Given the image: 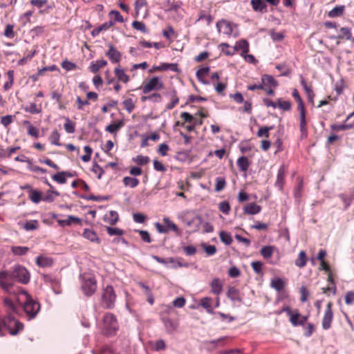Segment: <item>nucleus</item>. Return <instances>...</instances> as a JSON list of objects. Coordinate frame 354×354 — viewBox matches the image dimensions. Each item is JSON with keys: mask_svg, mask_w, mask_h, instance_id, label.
Returning <instances> with one entry per match:
<instances>
[{"mask_svg": "<svg viewBox=\"0 0 354 354\" xmlns=\"http://www.w3.org/2000/svg\"><path fill=\"white\" fill-rule=\"evenodd\" d=\"M113 73L118 82L128 84L130 81L129 75L126 73L125 70L120 65L116 66L113 70Z\"/></svg>", "mask_w": 354, "mask_h": 354, "instance_id": "4468645a", "label": "nucleus"}, {"mask_svg": "<svg viewBox=\"0 0 354 354\" xmlns=\"http://www.w3.org/2000/svg\"><path fill=\"white\" fill-rule=\"evenodd\" d=\"M226 186V181L224 178L218 177L216 178L215 191L218 192L222 191Z\"/></svg>", "mask_w": 354, "mask_h": 354, "instance_id": "680f3d73", "label": "nucleus"}, {"mask_svg": "<svg viewBox=\"0 0 354 354\" xmlns=\"http://www.w3.org/2000/svg\"><path fill=\"white\" fill-rule=\"evenodd\" d=\"M216 26L219 32L227 36L232 35L234 27L236 26L232 23L225 19L218 21Z\"/></svg>", "mask_w": 354, "mask_h": 354, "instance_id": "9b49d317", "label": "nucleus"}, {"mask_svg": "<svg viewBox=\"0 0 354 354\" xmlns=\"http://www.w3.org/2000/svg\"><path fill=\"white\" fill-rule=\"evenodd\" d=\"M341 35H339L337 38L339 39H346L347 40L351 39L352 34L351 30L348 27H342L339 30Z\"/></svg>", "mask_w": 354, "mask_h": 354, "instance_id": "3c124183", "label": "nucleus"}, {"mask_svg": "<svg viewBox=\"0 0 354 354\" xmlns=\"http://www.w3.org/2000/svg\"><path fill=\"white\" fill-rule=\"evenodd\" d=\"M162 100L161 95L159 93H153L151 95H149L148 96H142L141 97V100L142 102H145L147 100L152 101L153 102H160Z\"/></svg>", "mask_w": 354, "mask_h": 354, "instance_id": "052dcab7", "label": "nucleus"}, {"mask_svg": "<svg viewBox=\"0 0 354 354\" xmlns=\"http://www.w3.org/2000/svg\"><path fill=\"white\" fill-rule=\"evenodd\" d=\"M274 249V246L272 245L263 246L260 250V254L264 259H268L272 256Z\"/></svg>", "mask_w": 354, "mask_h": 354, "instance_id": "58836bf2", "label": "nucleus"}, {"mask_svg": "<svg viewBox=\"0 0 354 354\" xmlns=\"http://www.w3.org/2000/svg\"><path fill=\"white\" fill-rule=\"evenodd\" d=\"M250 4L254 12L266 13L268 12L267 4L263 0H251Z\"/></svg>", "mask_w": 354, "mask_h": 354, "instance_id": "a211bd4d", "label": "nucleus"}, {"mask_svg": "<svg viewBox=\"0 0 354 354\" xmlns=\"http://www.w3.org/2000/svg\"><path fill=\"white\" fill-rule=\"evenodd\" d=\"M236 165L239 167L240 171L246 173L250 165V162L247 157L241 156L238 158Z\"/></svg>", "mask_w": 354, "mask_h": 354, "instance_id": "c85d7f7f", "label": "nucleus"}, {"mask_svg": "<svg viewBox=\"0 0 354 354\" xmlns=\"http://www.w3.org/2000/svg\"><path fill=\"white\" fill-rule=\"evenodd\" d=\"M178 102H179V98L177 96L176 91H174L171 93V101H170V102H169L167 104L166 109L171 110V109H174L178 104Z\"/></svg>", "mask_w": 354, "mask_h": 354, "instance_id": "603ef678", "label": "nucleus"}, {"mask_svg": "<svg viewBox=\"0 0 354 354\" xmlns=\"http://www.w3.org/2000/svg\"><path fill=\"white\" fill-rule=\"evenodd\" d=\"M42 279L44 283L51 285L53 288L59 285L58 280L53 277L51 275L43 274Z\"/></svg>", "mask_w": 354, "mask_h": 354, "instance_id": "6e6d98bb", "label": "nucleus"}, {"mask_svg": "<svg viewBox=\"0 0 354 354\" xmlns=\"http://www.w3.org/2000/svg\"><path fill=\"white\" fill-rule=\"evenodd\" d=\"M97 289V281L91 276H84L82 283V290L84 295L90 297L95 293Z\"/></svg>", "mask_w": 354, "mask_h": 354, "instance_id": "6e6552de", "label": "nucleus"}, {"mask_svg": "<svg viewBox=\"0 0 354 354\" xmlns=\"http://www.w3.org/2000/svg\"><path fill=\"white\" fill-rule=\"evenodd\" d=\"M60 133L57 129L53 130L48 137V140L51 145L56 146H62V144L59 142Z\"/></svg>", "mask_w": 354, "mask_h": 354, "instance_id": "72a5a7b5", "label": "nucleus"}, {"mask_svg": "<svg viewBox=\"0 0 354 354\" xmlns=\"http://www.w3.org/2000/svg\"><path fill=\"white\" fill-rule=\"evenodd\" d=\"M211 292L219 296L223 291V283L218 278H214L209 283Z\"/></svg>", "mask_w": 354, "mask_h": 354, "instance_id": "aec40b11", "label": "nucleus"}, {"mask_svg": "<svg viewBox=\"0 0 354 354\" xmlns=\"http://www.w3.org/2000/svg\"><path fill=\"white\" fill-rule=\"evenodd\" d=\"M288 172V167L283 164L279 167L277 175V180L275 182V186L279 188V190H283V186L285 184V176Z\"/></svg>", "mask_w": 354, "mask_h": 354, "instance_id": "ddd939ff", "label": "nucleus"}, {"mask_svg": "<svg viewBox=\"0 0 354 354\" xmlns=\"http://www.w3.org/2000/svg\"><path fill=\"white\" fill-rule=\"evenodd\" d=\"M26 112H28L31 114H38L42 111L41 104H36V102L30 103L29 106L24 108Z\"/></svg>", "mask_w": 354, "mask_h": 354, "instance_id": "c756f323", "label": "nucleus"}, {"mask_svg": "<svg viewBox=\"0 0 354 354\" xmlns=\"http://www.w3.org/2000/svg\"><path fill=\"white\" fill-rule=\"evenodd\" d=\"M261 81L263 84L267 86L270 85L273 87H277L278 86V83L277 80H274V78L270 75H263L261 77Z\"/></svg>", "mask_w": 354, "mask_h": 354, "instance_id": "37998d69", "label": "nucleus"}, {"mask_svg": "<svg viewBox=\"0 0 354 354\" xmlns=\"http://www.w3.org/2000/svg\"><path fill=\"white\" fill-rule=\"evenodd\" d=\"M180 118L183 122H185V125L194 123V115H192L188 112H182L180 115Z\"/></svg>", "mask_w": 354, "mask_h": 354, "instance_id": "13d9d810", "label": "nucleus"}, {"mask_svg": "<svg viewBox=\"0 0 354 354\" xmlns=\"http://www.w3.org/2000/svg\"><path fill=\"white\" fill-rule=\"evenodd\" d=\"M119 219V216L117 212L110 211L109 213L104 215V222L109 223L111 225H115Z\"/></svg>", "mask_w": 354, "mask_h": 354, "instance_id": "bb28decb", "label": "nucleus"}, {"mask_svg": "<svg viewBox=\"0 0 354 354\" xmlns=\"http://www.w3.org/2000/svg\"><path fill=\"white\" fill-rule=\"evenodd\" d=\"M124 122L123 120H117L113 123L107 125L105 127V130L111 134H115L119 129L124 127Z\"/></svg>", "mask_w": 354, "mask_h": 354, "instance_id": "5701e85b", "label": "nucleus"}, {"mask_svg": "<svg viewBox=\"0 0 354 354\" xmlns=\"http://www.w3.org/2000/svg\"><path fill=\"white\" fill-rule=\"evenodd\" d=\"M108 50L105 52L106 57H108L112 64H118L122 59V53L111 43L107 44Z\"/></svg>", "mask_w": 354, "mask_h": 354, "instance_id": "9d476101", "label": "nucleus"}, {"mask_svg": "<svg viewBox=\"0 0 354 354\" xmlns=\"http://www.w3.org/2000/svg\"><path fill=\"white\" fill-rule=\"evenodd\" d=\"M261 210V207L255 203L247 204L243 207V213L248 215H254L259 214Z\"/></svg>", "mask_w": 354, "mask_h": 354, "instance_id": "412c9836", "label": "nucleus"}, {"mask_svg": "<svg viewBox=\"0 0 354 354\" xmlns=\"http://www.w3.org/2000/svg\"><path fill=\"white\" fill-rule=\"evenodd\" d=\"M21 296L24 297L22 304L24 313L29 319L35 318L40 310V304L35 301L26 290H21Z\"/></svg>", "mask_w": 354, "mask_h": 354, "instance_id": "20e7f679", "label": "nucleus"}, {"mask_svg": "<svg viewBox=\"0 0 354 354\" xmlns=\"http://www.w3.org/2000/svg\"><path fill=\"white\" fill-rule=\"evenodd\" d=\"M3 35L5 37L9 39H12L15 36L14 31V26L12 24H7L6 26Z\"/></svg>", "mask_w": 354, "mask_h": 354, "instance_id": "69168bd1", "label": "nucleus"}, {"mask_svg": "<svg viewBox=\"0 0 354 354\" xmlns=\"http://www.w3.org/2000/svg\"><path fill=\"white\" fill-rule=\"evenodd\" d=\"M299 130L303 136H307V122H306V108L299 109Z\"/></svg>", "mask_w": 354, "mask_h": 354, "instance_id": "dca6fc26", "label": "nucleus"}, {"mask_svg": "<svg viewBox=\"0 0 354 354\" xmlns=\"http://www.w3.org/2000/svg\"><path fill=\"white\" fill-rule=\"evenodd\" d=\"M306 263H307L306 254L304 251H301L299 253L297 259L295 260V266L301 268H304L306 265Z\"/></svg>", "mask_w": 354, "mask_h": 354, "instance_id": "4c0bfd02", "label": "nucleus"}, {"mask_svg": "<svg viewBox=\"0 0 354 354\" xmlns=\"http://www.w3.org/2000/svg\"><path fill=\"white\" fill-rule=\"evenodd\" d=\"M277 107L284 111H288L291 110L292 102L290 100H283L282 98H279L277 100Z\"/></svg>", "mask_w": 354, "mask_h": 354, "instance_id": "f704fd0d", "label": "nucleus"}, {"mask_svg": "<svg viewBox=\"0 0 354 354\" xmlns=\"http://www.w3.org/2000/svg\"><path fill=\"white\" fill-rule=\"evenodd\" d=\"M235 53L241 50V56L248 53L250 50L249 43L245 39H241L236 42L234 46Z\"/></svg>", "mask_w": 354, "mask_h": 354, "instance_id": "6ab92c4d", "label": "nucleus"}, {"mask_svg": "<svg viewBox=\"0 0 354 354\" xmlns=\"http://www.w3.org/2000/svg\"><path fill=\"white\" fill-rule=\"evenodd\" d=\"M24 324L17 319L14 315H6L0 319V336H4V330H8L11 335H17L24 329Z\"/></svg>", "mask_w": 354, "mask_h": 354, "instance_id": "f257e3e1", "label": "nucleus"}, {"mask_svg": "<svg viewBox=\"0 0 354 354\" xmlns=\"http://www.w3.org/2000/svg\"><path fill=\"white\" fill-rule=\"evenodd\" d=\"M301 86H303V88L304 90L305 91L306 95H307V97H308V100L310 102H313V99L315 97V93L313 92V90L312 88V86H308L307 84V82L306 81V80L303 77H301Z\"/></svg>", "mask_w": 354, "mask_h": 354, "instance_id": "a878e982", "label": "nucleus"}, {"mask_svg": "<svg viewBox=\"0 0 354 354\" xmlns=\"http://www.w3.org/2000/svg\"><path fill=\"white\" fill-rule=\"evenodd\" d=\"M270 286L277 291L280 292L284 288L285 283L281 278H276L271 281Z\"/></svg>", "mask_w": 354, "mask_h": 354, "instance_id": "c03bdc74", "label": "nucleus"}, {"mask_svg": "<svg viewBox=\"0 0 354 354\" xmlns=\"http://www.w3.org/2000/svg\"><path fill=\"white\" fill-rule=\"evenodd\" d=\"M57 223L62 227L71 225L73 223H80V219L74 216H68L67 219H57Z\"/></svg>", "mask_w": 354, "mask_h": 354, "instance_id": "c9c22d12", "label": "nucleus"}, {"mask_svg": "<svg viewBox=\"0 0 354 354\" xmlns=\"http://www.w3.org/2000/svg\"><path fill=\"white\" fill-rule=\"evenodd\" d=\"M36 263L41 268L50 267L53 263V260L50 257L41 255L37 257Z\"/></svg>", "mask_w": 354, "mask_h": 354, "instance_id": "393cba45", "label": "nucleus"}, {"mask_svg": "<svg viewBox=\"0 0 354 354\" xmlns=\"http://www.w3.org/2000/svg\"><path fill=\"white\" fill-rule=\"evenodd\" d=\"M209 117V112L205 107L201 106L194 114V124L196 127L203 124V118Z\"/></svg>", "mask_w": 354, "mask_h": 354, "instance_id": "2eb2a0df", "label": "nucleus"}, {"mask_svg": "<svg viewBox=\"0 0 354 354\" xmlns=\"http://www.w3.org/2000/svg\"><path fill=\"white\" fill-rule=\"evenodd\" d=\"M353 127H354V125H348V124H333L330 126L331 130H333L334 131L349 130V129H351Z\"/></svg>", "mask_w": 354, "mask_h": 354, "instance_id": "4d7b16f0", "label": "nucleus"}, {"mask_svg": "<svg viewBox=\"0 0 354 354\" xmlns=\"http://www.w3.org/2000/svg\"><path fill=\"white\" fill-rule=\"evenodd\" d=\"M122 104H123L124 109H126V111L129 113H131L135 109V103L131 98L125 99L122 102Z\"/></svg>", "mask_w": 354, "mask_h": 354, "instance_id": "5fc2aeb1", "label": "nucleus"}, {"mask_svg": "<svg viewBox=\"0 0 354 354\" xmlns=\"http://www.w3.org/2000/svg\"><path fill=\"white\" fill-rule=\"evenodd\" d=\"M82 235L85 239L91 241V242L100 243V239L96 232L93 230L85 229Z\"/></svg>", "mask_w": 354, "mask_h": 354, "instance_id": "7c9ffc66", "label": "nucleus"}, {"mask_svg": "<svg viewBox=\"0 0 354 354\" xmlns=\"http://www.w3.org/2000/svg\"><path fill=\"white\" fill-rule=\"evenodd\" d=\"M123 184L126 187L134 188L139 185V180L134 177L125 176L122 179Z\"/></svg>", "mask_w": 354, "mask_h": 354, "instance_id": "e433bc0d", "label": "nucleus"}, {"mask_svg": "<svg viewBox=\"0 0 354 354\" xmlns=\"http://www.w3.org/2000/svg\"><path fill=\"white\" fill-rule=\"evenodd\" d=\"M116 294L111 286H107L103 290L102 294V304L104 308L112 309L115 306Z\"/></svg>", "mask_w": 354, "mask_h": 354, "instance_id": "423d86ee", "label": "nucleus"}, {"mask_svg": "<svg viewBox=\"0 0 354 354\" xmlns=\"http://www.w3.org/2000/svg\"><path fill=\"white\" fill-rule=\"evenodd\" d=\"M119 329V324L116 317L111 313L104 315L100 330L102 333L107 337H112L116 335Z\"/></svg>", "mask_w": 354, "mask_h": 354, "instance_id": "f03ea898", "label": "nucleus"}, {"mask_svg": "<svg viewBox=\"0 0 354 354\" xmlns=\"http://www.w3.org/2000/svg\"><path fill=\"white\" fill-rule=\"evenodd\" d=\"M28 197L35 203H39L42 200L46 201V198H42L41 192L35 189L30 190Z\"/></svg>", "mask_w": 354, "mask_h": 354, "instance_id": "ea45409f", "label": "nucleus"}, {"mask_svg": "<svg viewBox=\"0 0 354 354\" xmlns=\"http://www.w3.org/2000/svg\"><path fill=\"white\" fill-rule=\"evenodd\" d=\"M219 237L221 241L227 245H231L233 241L230 233L225 231L220 232Z\"/></svg>", "mask_w": 354, "mask_h": 354, "instance_id": "49530a36", "label": "nucleus"}, {"mask_svg": "<svg viewBox=\"0 0 354 354\" xmlns=\"http://www.w3.org/2000/svg\"><path fill=\"white\" fill-rule=\"evenodd\" d=\"M11 251L15 255L22 256L29 251V248L26 246H12Z\"/></svg>", "mask_w": 354, "mask_h": 354, "instance_id": "09e8293b", "label": "nucleus"}, {"mask_svg": "<svg viewBox=\"0 0 354 354\" xmlns=\"http://www.w3.org/2000/svg\"><path fill=\"white\" fill-rule=\"evenodd\" d=\"M227 296L232 301H239V291L235 287H230L227 292Z\"/></svg>", "mask_w": 354, "mask_h": 354, "instance_id": "a18cd8bd", "label": "nucleus"}, {"mask_svg": "<svg viewBox=\"0 0 354 354\" xmlns=\"http://www.w3.org/2000/svg\"><path fill=\"white\" fill-rule=\"evenodd\" d=\"M292 95L295 100V101L297 102V110L304 109V103L297 88H294L292 90Z\"/></svg>", "mask_w": 354, "mask_h": 354, "instance_id": "de8ad7c7", "label": "nucleus"}, {"mask_svg": "<svg viewBox=\"0 0 354 354\" xmlns=\"http://www.w3.org/2000/svg\"><path fill=\"white\" fill-rule=\"evenodd\" d=\"M164 88L163 83L160 80L158 77H153L151 78L142 87L144 93H149L151 91L156 90L160 91Z\"/></svg>", "mask_w": 354, "mask_h": 354, "instance_id": "1a4fd4ad", "label": "nucleus"}, {"mask_svg": "<svg viewBox=\"0 0 354 354\" xmlns=\"http://www.w3.org/2000/svg\"><path fill=\"white\" fill-rule=\"evenodd\" d=\"M163 223L165 225V227L167 230V233L169 231H173V232H176V234H179V229H178V226L174 223L171 221L169 218H164Z\"/></svg>", "mask_w": 354, "mask_h": 354, "instance_id": "79ce46f5", "label": "nucleus"}, {"mask_svg": "<svg viewBox=\"0 0 354 354\" xmlns=\"http://www.w3.org/2000/svg\"><path fill=\"white\" fill-rule=\"evenodd\" d=\"M209 67L205 66L201 68L196 71V77L198 80L202 81V79L207 75L209 72Z\"/></svg>", "mask_w": 354, "mask_h": 354, "instance_id": "774afa93", "label": "nucleus"}, {"mask_svg": "<svg viewBox=\"0 0 354 354\" xmlns=\"http://www.w3.org/2000/svg\"><path fill=\"white\" fill-rule=\"evenodd\" d=\"M107 62L103 59L93 61L91 63L89 66V70L93 73H96L101 68L105 67L107 65Z\"/></svg>", "mask_w": 354, "mask_h": 354, "instance_id": "4be33fe9", "label": "nucleus"}, {"mask_svg": "<svg viewBox=\"0 0 354 354\" xmlns=\"http://www.w3.org/2000/svg\"><path fill=\"white\" fill-rule=\"evenodd\" d=\"M62 94L58 92L57 91H53L51 92V98L53 100H55L56 102H57L59 104V108L60 109H62L64 108V105L62 104Z\"/></svg>", "mask_w": 354, "mask_h": 354, "instance_id": "0e129e2a", "label": "nucleus"}, {"mask_svg": "<svg viewBox=\"0 0 354 354\" xmlns=\"http://www.w3.org/2000/svg\"><path fill=\"white\" fill-rule=\"evenodd\" d=\"M132 27L137 30H140L142 32L146 33L148 32V30L145 26V24L142 21H134L132 23Z\"/></svg>", "mask_w": 354, "mask_h": 354, "instance_id": "338daca9", "label": "nucleus"}, {"mask_svg": "<svg viewBox=\"0 0 354 354\" xmlns=\"http://www.w3.org/2000/svg\"><path fill=\"white\" fill-rule=\"evenodd\" d=\"M54 181L59 184H64L66 183V178L64 171L58 172L52 176Z\"/></svg>", "mask_w": 354, "mask_h": 354, "instance_id": "e2e57ef3", "label": "nucleus"}, {"mask_svg": "<svg viewBox=\"0 0 354 354\" xmlns=\"http://www.w3.org/2000/svg\"><path fill=\"white\" fill-rule=\"evenodd\" d=\"M161 68H162V71L170 70V71H172L176 72V73L180 72V71L178 68V65L176 63H171V64L162 63V64H161Z\"/></svg>", "mask_w": 354, "mask_h": 354, "instance_id": "864d4df0", "label": "nucleus"}, {"mask_svg": "<svg viewBox=\"0 0 354 354\" xmlns=\"http://www.w3.org/2000/svg\"><path fill=\"white\" fill-rule=\"evenodd\" d=\"M39 227V221L37 220L26 221L23 225V228L26 231H32L37 230Z\"/></svg>", "mask_w": 354, "mask_h": 354, "instance_id": "a19ab883", "label": "nucleus"}, {"mask_svg": "<svg viewBox=\"0 0 354 354\" xmlns=\"http://www.w3.org/2000/svg\"><path fill=\"white\" fill-rule=\"evenodd\" d=\"M162 322L167 333H172L177 330L178 326L177 322L172 321L169 318H163Z\"/></svg>", "mask_w": 354, "mask_h": 354, "instance_id": "cd10ccee", "label": "nucleus"}, {"mask_svg": "<svg viewBox=\"0 0 354 354\" xmlns=\"http://www.w3.org/2000/svg\"><path fill=\"white\" fill-rule=\"evenodd\" d=\"M14 298L10 297H4L2 298L3 306L6 313V315H15L18 313V305H22L19 296L21 292H17L12 295Z\"/></svg>", "mask_w": 354, "mask_h": 354, "instance_id": "39448f33", "label": "nucleus"}, {"mask_svg": "<svg viewBox=\"0 0 354 354\" xmlns=\"http://www.w3.org/2000/svg\"><path fill=\"white\" fill-rule=\"evenodd\" d=\"M66 122L64 124V130L68 133H73L75 131V123L71 121L68 118H65Z\"/></svg>", "mask_w": 354, "mask_h": 354, "instance_id": "8fccbe9b", "label": "nucleus"}, {"mask_svg": "<svg viewBox=\"0 0 354 354\" xmlns=\"http://www.w3.org/2000/svg\"><path fill=\"white\" fill-rule=\"evenodd\" d=\"M15 281L12 271L0 272V287L9 295H15L17 292H21L24 290L20 287L15 286Z\"/></svg>", "mask_w": 354, "mask_h": 354, "instance_id": "7ed1b4c3", "label": "nucleus"}, {"mask_svg": "<svg viewBox=\"0 0 354 354\" xmlns=\"http://www.w3.org/2000/svg\"><path fill=\"white\" fill-rule=\"evenodd\" d=\"M332 302H328L326 306L324 315L322 319V327L324 330H328L331 327L333 319V313L332 310Z\"/></svg>", "mask_w": 354, "mask_h": 354, "instance_id": "f8f14e48", "label": "nucleus"}, {"mask_svg": "<svg viewBox=\"0 0 354 354\" xmlns=\"http://www.w3.org/2000/svg\"><path fill=\"white\" fill-rule=\"evenodd\" d=\"M218 209L224 214L228 215L231 209V206L229 202L224 201L218 204Z\"/></svg>", "mask_w": 354, "mask_h": 354, "instance_id": "bf43d9fd", "label": "nucleus"}, {"mask_svg": "<svg viewBox=\"0 0 354 354\" xmlns=\"http://www.w3.org/2000/svg\"><path fill=\"white\" fill-rule=\"evenodd\" d=\"M345 11V6H337L333 9L330 10L328 16L330 18L341 17Z\"/></svg>", "mask_w": 354, "mask_h": 354, "instance_id": "473e14b6", "label": "nucleus"}, {"mask_svg": "<svg viewBox=\"0 0 354 354\" xmlns=\"http://www.w3.org/2000/svg\"><path fill=\"white\" fill-rule=\"evenodd\" d=\"M286 314L289 316L290 322L294 326H299V317H301V314L299 313L298 310H295V311H292L290 306H287V308L285 309Z\"/></svg>", "mask_w": 354, "mask_h": 354, "instance_id": "f3484780", "label": "nucleus"}, {"mask_svg": "<svg viewBox=\"0 0 354 354\" xmlns=\"http://www.w3.org/2000/svg\"><path fill=\"white\" fill-rule=\"evenodd\" d=\"M15 281L27 284L30 281V274L28 270L20 265L16 266L12 270Z\"/></svg>", "mask_w": 354, "mask_h": 354, "instance_id": "0eeeda50", "label": "nucleus"}, {"mask_svg": "<svg viewBox=\"0 0 354 354\" xmlns=\"http://www.w3.org/2000/svg\"><path fill=\"white\" fill-rule=\"evenodd\" d=\"M24 124L27 125V133L34 138H37L39 136V129L34 127L30 121L26 120L24 122Z\"/></svg>", "mask_w": 354, "mask_h": 354, "instance_id": "2f4dec72", "label": "nucleus"}, {"mask_svg": "<svg viewBox=\"0 0 354 354\" xmlns=\"http://www.w3.org/2000/svg\"><path fill=\"white\" fill-rule=\"evenodd\" d=\"M212 298L205 297L200 300V305L206 310L209 314L214 313V308L212 306Z\"/></svg>", "mask_w": 354, "mask_h": 354, "instance_id": "b1692460", "label": "nucleus"}]
</instances>
